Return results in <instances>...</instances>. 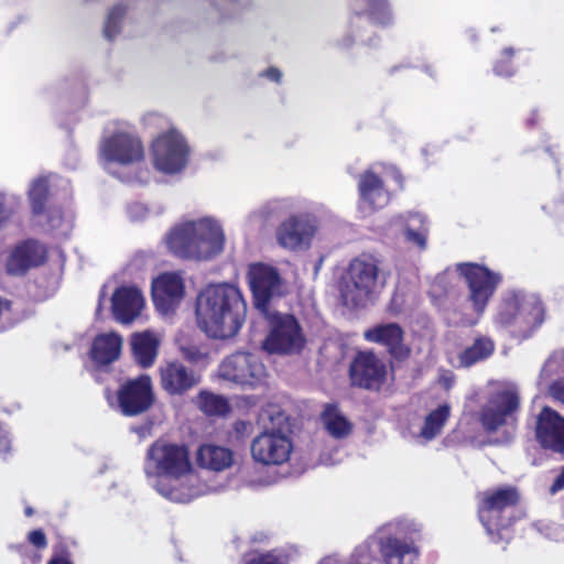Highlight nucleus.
<instances>
[{
	"label": "nucleus",
	"mask_w": 564,
	"mask_h": 564,
	"mask_svg": "<svg viewBox=\"0 0 564 564\" xmlns=\"http://www.w3.org/2000/svg\"><path fill=\"white\" fill-rule=\"evenodd\" d=\"M423 70L426 74H429L431 77H434V75H435L433 68L431 66H429V65H424Z\"/></svg>",
	"instance_id": "obj_58"
},
{
	"label": "nucleus",
	"mask_w": 564,
	"mask_h": 564,
	"mask_svg": "<svg viewBox=\"0 0 564 564\" xmlns=\"http://www.w3.org/2000/svg\"><path fill=\"white\" fill-rule=\"evenodd\" d=\"M457 271L468 286L467 300L473 311L477 315H482L502 282V275L485 265L471 262L458 263Z\"/></svg>",
	"instance_id": "obj_5"
},
{
	"label": "nucleus",
	"mask_w": 564,
	"mask_h": 564,
	"mask_svg": "<svg viewBox=\"0 0 564 564\" xmlns=\"http://www.w3.org/2000/svg\"><path fill=\"white\" fill-rule=\"evenodd\" d=\"M545 151H546V152H547V153L553 158V160H554L555 164H556V165H558V160L554 156V154H553V152H552L551 148H550V147H546V148H545Z\"/></svg>",
	"instance_id": "obj_59"
},
{
	"label": "nucleus",
	"mask_w": 564,
	"mask_h": 564,
	"mask_svg": "<svg viewBox=\"0 0 564 564\" xmlns=\"http://www.w3.org/2000/svg\"><path fill=\"white\" fill-rule=\"evenodd\" d=\"M154 166L164 173L180 172L186 164L188 148L181 134L170 131L152 144Z\"/></svg>",
	"instance_id": "obj_12"
},
{
	"label": "nucleus",
	"mask_w": 564,
	"mask_h": 564,
	"mask_svg": "<svg viewBox=\"0 0 564 564\" xmlns=\"http://www.w3.org/2000/svg\"><path fill=\"white\" fill-rule=\"evenodd\" d=\"M386 365L372 351L359 350L350 362L348 375L352 387L378 390L386 379Z\"/></svg>",
	"instance_id": "obj_14"
},
{
	"label": "nucleus",
	"mask_w": 564,
	"mask_h": 564,
	"mask_svg": "<svg viewBox=\"0 0 564 564\" xmlns=\"http://www.w3.org/2000/svg\"><path fill=\"white\" fill-rule=\"evenodd\" d=\"M553 212L555 216L562 221L564 228V199L554 203Z\"/></svg>",
	"instance_id": "obj_53"
},
{
	"label": "nucleus",
	"mask_w": 564,
	"mask_h": 564,
	"mask_svg": "<svg viewBox=\"0 0 564 564\" xmlns=\"http://www.w3.org/2000/svg\"><path fill=\"white\" fill-rule=\"evenodd\" d=\"M218 371L225 380L250 387L262 383L267 377V368L259 357L241 351L225 358Z\"/></svg>",
	"instance_id": "obj_10"
},
{
	"label": "nucleus",
	"mask_w": 564,
	"mask_h": 564,
	"mask_svg": "<svg viewBox=\"0 0 564 564\" xmlns=\"http://www.w3.org/2000/svg\"><path fill=\"white\" fill-rule=\"evenodd\" d=\"M32 212L35 215L42 214L47 197V182L45 178L35 180L29 191Z\"/></svg>",
	"instance_id": "obj_35"
},
{
	"label": "nucleus",
	"mask_w": 564,
	"mask_h": 564,
	"mask_svg": "<svg viewBox=\"0 0 564 564\" xmlns=\"http://www.w3.org/2000/svg\"><path fill=\"white\" fill-rule=\"evenodd\" d=\"M245 564H284L281 555L274 551L265 553L251 552L245 555Z\"/></svg>",
	"instance_id": "obj_39"
},
{
	"label": "nucleus",
	"mask_w": 564,
	"mask_h": 564,
	"mask_svg": "<svg viewBox=\"0 0 564 564\" xmlns=\"http://www.w3.org/2000/svg\"><path fill=\"white\" fill-rule=\"evenodd\" d=\"M131 349L137 364L142 368H149L158 357L159 339L151 332L134 334Z\"/></svg>",
	"instance_id": "obj_28"
},
{
	"label": "nucleus",
	"mask_w": 564,
	"mask_h": 564,
	"mask_svg": "<svg viewBox=\"0 0 564 564\" xmlns=\"http://www.w3.org/2000/svg\"><path fill=\"white\" fill-rule=\"evenodd\" d=\"M221 227L210 218L186 221L174 227L166 238L169 249L184 259H209L224 249Z\"/></svg>",
	"instance_id": "obj_1"
},
{
	"label": "nucleus",
	"mask_w": 564,
	"mask_h": 564,
	"mask_svg": "<svg viewBox=\"0 0 564 564\" xmlns=\"http://www.w3.org/2000/svg\"><path fill=\"white\" fill-rule=\"evenodd\" d=\"M449 416L451 405L448 403L440 404L425 416L420 436L425 441L434 440L442 433Z\"/></svg>",
	"instance_id": "obj_32"
},
{
	"label": "nucleus",
	"mask_w": 564,
	"mask_h": 564,
	"mask_svg": "<svg viewBox=\"0 0 564 564\" xmlns=\"http://www.w3.org/2000/svg\"><path fill=\"white\" fill-rule=\"evenodd\" d=\"M24 513L26 517H31L34 513V511L31 507H26Z\"/></svg>",
	"instance_id": "obj_60"
},
{
	"label": "nucleus",
	"mask_w": 564,
	"mask_h": 564,
	"mask_svg": "<svg viewBox=\"0 0 564 564\" xmlns=\"http://www.w3.org/2000/svg\"><path fill=\"white\" fill-rule=\"evenodd\" d=\"M247 304L240 291L230 284L209 285L196 300L197 317H245Z\"/></svg>",
	"instance_id": "obj_3"
},
{
	"label": "nucleus",
	"mask_w": 564,
	"mask_h": 564,
	"mask_svg": "<svg viewBox=\"0 0 564 564\" xmlns=\"http://www.w3.org/2000/svg\"><path fill=\"white\" fill-rule=\"evenodd\" d=\"M453 383H454L453 378H443L442 379V384L446 390H449L453 387Z\"/></svg>",
	"instance_id": "obj_57"
},
{
	"label": "nucleus",
	"mask_w": 564,
	"mask_h": 564,
	"mask_svg": "<svg viewBox=\"0 0 564 564\" xmlns=\"http://www.w3.org/2000/svg\"><path fill=\"white\" fill-rule=\"evenodd\" d=\"M263 75L267 76L269 79L278 82V83L280 82V79L282 77V73L280 72V69H278L275 67H271V68L267 69L263 73Z\"/></svg>",
	"instance_id": "obj_55"
},
{
	"label": "nucleus",
	"mask_w": 564,
	"mask_h": 564,
	"mask_svg": "<svg viewBox=\"0 0 564 564\" xmlns=\"http://www.w3.org/2000/svg\"><path fill=\"white\" fill-rule=\"evenodd\" d=\"M470 37L473 41H476L477 40V36L476 34L474 33V31H470Z\"/></svg>",
	"instance_id": "obj_62"
},
{
	"label": "nucleus",
	"mask_w": 564,
	"mask_h": 564,
	"mask_svg": "<svg viewBox=\"0 0 564 564\" xmlns=\"http://www.w3.org/2000/svg\"><path fill=\"white\" fill-rule=\"evenodd\" d=\"M28 541L40 550H43L47 546L46 535L41 529L32 530L29 532Z\"/></svg>",
	"instance_id": "obj_44"
},
{
	"label": "nucleus",
	"mask_w": 564,
	"mask_h": 564,
	"mask_svg": "<svg viewBox=\"0 0 564 564\" xmlns=\"http://www.w3.org/2000/svg\"><path fill=\"white\" fill-rule=\"evenodd\" d=\"M15 203L6 195L0 194V230L7 227L15 214Z\"/></svg>",
	"instance_id": "obj_42"
},
{
	"label": "nucleus",
	"mask_w": 564,
	"mask_h": 564,
	"mask_svg": "<svg viewBox=\"0 0 564 564\" xmlns=\"http://www.w3.org/2000/svg\"><path fill=\"white\" fill-rule=\"evenodd\" d=\"M116 398L118 408L124 416L133 417L149 412L156 401L151 376L141 373L121 380Z\"/></svg>",
	"instance_id": "obj_6"
},
{
	"label": "nucleus",
	"mask_w": 564,
	"mask_h": 564,
	"mask_svg": "<svg viewBox=\"0 0 564 564\" xmlns=\"http://www.w3.org/2000/svg\"><path fill=\"white\" fill-rule=\"evenodd\" d=\"M564 489V467L562 468L558 476L554 479L553 484L550 487V491L555 494L560 490Z\"/></svg>",
	"instance_id": "obj_51"
},
{
	"label": "nucleus",
	"mask_w": 564,
	"mask_h": 564,
	"mask_svg": "<svg viewBox=\"0 0 564 564\" xmlns=\"http://www.w3.org/2000/svg\"><path fill=\"white\" fill-rule=\"evenodd\" d=\"M159 373L161 388L170 395H183L200 381V376L180 360L167 361Z\"/></svg>",
	"instance_id": "obj_22"
},
{
	"label": "nucleus",
	"mask_w": 564,
	"mask_h": 564,
	"mask_svg": "<svg viewBox=\"0 0 564 564\" xmlns=\"http://www.w3.org/2000/svg\"><path fill=\"white\" fill-rule=\"evenodd\" d=\"M422 153H423L424 155H426V148H423V149H422Z\"/></svg>",
	"instance_id": "obj_63"
},
{
	"label": "nucleus",
	"mask_w": 564,
	"mask_h": 564,
	"mask_svg": "<svg viewBox=\"0 0 564 564\" xmlns=\"http://www.w3.org/2000/svg\"><path fill=\"white\" fill-rule=\"evenodd\" d=\"M46 258L45 247L34 239H26L15 245L6 261V272L11 276H23L32 268L44 263Z\"/></svg>",
	"instance_id": "obj_20"
},
{
	"label": "nucleus",
	"mask_w": 564,
	"mask_h": 564,
	"mask_svg": "<svg viewBox=\"0 0 564 564\" xmlns=\"http://www.w3.org/2000/svg\"><path fill=\"white\" fill-rule=\"evenodd\" d=\"M101 155L108 162L122 165L132 164L143 158L140 140L128 133H117L101 144Z\"/></svg>",
	"instance_id": "obj_23"
},
{
	"label": "nucleus",
	"mask_w": 564,
	"mask_h": 564,
	"mask_svg": "<svg viewBox=\"0 0 564 564\" xmlns=\"http://www.w3.org/2000/svg\"><path fill=\"white\" fill-rule=\"evenodd\" d=\"M513 54L512 47H507L502 51L501 57L494 65L495 75L500 77H511L514 75L516 69L511 63Z\"/></svg>",
	"instance_id": "obj_37"
},
{
	"label": "nucleus",
	"mask_w": 564,
	"mask_h": 564,
	"mask_svg": "<svg viewBox=\"0 0 564 564\" xmlns=\"http://www.w3.org/2000/svg\"><path fill=\"white\" fill-rule=\"evenodd\" d=\"M448 293L447 275L445 273L436 275L429 292L435 305L442 306L443 297L448 296Z\"/></svg>",
	"instance_id": "obj_38"
},
{
	"label": "nucleus",
	"mask_w": 564,
	"mask_h": 564,
	"mask_svg": "<svg viewBox=\"0 0 564 564\" xmlns=\"http://www.w3.org/2000/svg\"><path fill=\"white\" fill-rule=\"evenodd\" d=\"M421 528L412 521L397 522V536H390V564H417Z\"/></svg>",
	"instance_id": "obj_18"
},
{
	"label": "nucleus",
	"mask_w": 564,
	"mask_h": 564,
	"mask_svg": "<svg viewBox=\"0 0 564 564\" xmlns=\"http://www.w3.org/2000/svg\"><path fill=\"white\" fill-rule=\"evenodd\" d=\"M538 121V111L533 110L531 117L527 119L525 124L528 128H533Z\"/></svg>",
	"instance_id": "obj_56"
},
{
	"label": "nucleus",
	"mask_w": 564,
	"mask_h": 564,
	"mask_svg": "<svg viewBox=\"0 0 564 564\" xmlns=\"http://www.w3.org/2000/svg\"><path fill=\"white\" fill-rule=\"evenodd\" d=\"M519 409L520 398L516 391H499L481 408L479 423L487 434H494L503 425H516Z\"/></svg>",
	"instance_id": "obj_8"
},
{
	"label": "nucleus",
	"mask_w": 564,
	"mask_h": 564,
	"mask_svg": "<svg viewBox=\"0 0 564 564\" xmlns=\"http://www.w3.org/2000/svg\"><path fill=\"white\" fill-rule=\"evenodd\" d=\"M358 187L362 203L368 204L371 209L383 204V182L372 172L361 175Z\"/></svg>",
	"instance_id": "obj_31"
},
{
	"label": "nucleus",
	"mask_w": 564,
	"mask_h": 564,
	"mask_svg": "<svg viewBox=\"0 0 564 564\" xmlns=\"http://www.w3.org/2000/svg\"><path fill=\"white\" fill-rule=\"evenodd\" d=\"M122 338L115 332L97 335L91 343L88 356L96 369L108 367L119 359Z\"/></svg>",
	"instance_id": "obj_25"
},
{
	"label": "nucleus",
	"mask_w": 564,
	"mask_h": 564,
	"mask_svg": "<svg viewBox=\"0 0 564 564\" xmlns=\"http://www.w3.org/2000/svg\"><path fill=\"white\" fill-rule=\"evenodd\" d=\"M495 349V341L490 337L479 335L459 354V361L464 367H471L491 357Z\"/></svg>",
	"instance_id": "obj_30"
},
{
	"label": "nucleus",
	"mask_w": 564,
	"mask_h": 564,
	"mask_svg": "<svg viewBox=\"0 0 564 564\" xmlns=\"http://www.w3.org/2000/svg\"><path fill=\"white\" fill-rule=\"evenodd\" d=\"M197 465L214 471H223L234 463V452L225 446L202 444L196 453Z\"/></svg>",
	"instance_id": "obj_26"
},
{
	"label": "nucleus",
	"mask_w": 564,
	"mask_h": 564,
	"mask_svg": "<svg viewBox=\"0 0 564 564\" xmlns=\"http://www.w3.org/2000/svg\"><path fill=\"white\" fill-rule=\"evenodd\" d=\"M184 294V279L178 272H163L152 280V301L162 315L173 314Z\"/></svg>",
	"instance_id": "obj_15"
},
{
	"label": "nucleus",
	"mask_w": 564,
	"mask_h": 564,
	"mask_svg": "<svg viewBox=\"0 0 564 564\" xmlns=\"http://www.w3.org/2000/svg\"><path fill=\"white\" fill-rule=\"evenodd\" d=\"M252 423L250 421L238 420L234 423V432L237 440H243L251 433Z\"/></svg>",
	"instance_id": "obj_45"
},
{
	"label": "nucleus",
	"mask_w": 564,
	"mask_h": 564,
	"mask_svg": "<svg viewBox=\"0 0 564 564\" xmlns=\"http://www.w3.org/2000/svg\"><path fill=\"white\" fill-rule=\"evenodd\" d=\"M317 230L316 219L310 215H296L285 219L276 229L278 243L289 250L307 249Z\"/></svg>",
	"instance_id": "obj_16"
},
{
	"label": "nucleus",
	"mask_w": 564,
	"mask_h": 564,
	"mask_svg": "<svg viewBox=\"0 0 564 564\" xmlns=\"http://www.w3.org/2000/svg\"><path fill=\"white\" fill-rule=\"evenodd\" d=\"M144 471L148 476L175 479L186 476L192 471L188 446L164 438L156 440L147 451Z\"/></svg>",
	"instance_id": "obj_2"
},
{
	"label": "nucleus",
	"mask_w": 564,
	"mask_h": 564,
	"mask_svg": "<svg viewBox=\"0 0 564 564\" xmlns=\"http://www.w3.org/2000/svg\"><path fill=\"white\" fill-rule=\"evenodd\" d=\"M390 177L397 183L400 191L404 189V176L402 172L394 165H390Z\"/></svg>",
	"instance_id": "obj_50"
},
{
	"label": "nucleus",
	"mask_w": 564,
	"mask_h": 564,
	"mask_svg": "<svg viewBox=\"0 0 564 564\" xmlns=\"http://www.w3.org/2000/svg\"><path fill=\"white\" fill-rule=\"evenodd\" d=\"M11 449V440L9 437V433L3 427L2 424H0V455L7 454Z\"/></svg>",
	"instance_id": "obj_49"
},
{
	"label": "nucleus",
	"mask_w": 564,
	"mask_h": 564,
	"mask_svg": "<svg viewBox=\"0 0 564 564\" xmlns=\"http://www.w3.org/2000/svg\"><path fill=\"white\" fill-rule=\"evenodd\" d=\"M47 564H73L72 554L66 542L61 541L53 546V554Z\"/></svg>",
	"instance_id": "obj_40"
},
{
	"label": "nucleus",
	"mask_w": 564,
	"mask_h": 564,
	"mask_svg": "<svg viewBox=\"0 0 564 564\" xmlns=\"http://www.w3.org/2000/svg\"><path fill=\"white\" fill-rule=\"evenodd\" d=\"M519 492L514 487L506 486L481 494L478 502V517L489 533L503 527L502 512L519 503Z\"/></svg>",
	"instance_id": "obj_11"
},
{
	"label": "nucleus",
	"mask_w": 564,
	"mask_h": 564,
	"mask_svg": "<svg viewBox=\"0 0 564 564\" xmlns=\"http://www.w3.org/2000/svg\"><path fill=\"white\" fill-rule=\"evenodd\" d=\"M110 302L113 317H141L147 310L145 296L135 285L117 288Z\"/></svg>",
	"instance_id": "obj_24"
},
{
	"label": "nucleus",
	"mask_w": 564,
	"mask_h": 564,
	"mask_svg": "<svg viewBox=\"0 0 564 564\" xmlns=\"http://www.w3.org/2000/svg\"><path fill=\"white\" fill-rule=\"evenodd\" d=\"M411 349L402 343V329L395 323H390V357L397 360L409 358Z\"/></svg>",
	"instance_id": "obj_34"
},
{
	"label": "nucleus",
	"mask_w": 564,
	"mask_h": 564,
	"mask_svg": "<svg viewBox=\"0 0 564 564\" xmlns=\"http://www.w3.org/2000/svg\"><path fill=\"white\" fill-rule=\"evenodd\" d=\"M198 327L208 338L227 340L234 338L242 327L245 319H196Z\"/></svg>",
	"instance_id": "obj_29"
},
{
	"label": "nucleus",
	"mask_w": 564,
	"mask_h": 564,
	"mask_svg": "<svg viewBox=\"0 0 564 564\" xmlns=\"http://www.w3.org/2000/svg\"><path fill=\"white\" fill-rule=\"evenodd\" d=\"M198 403L199 409L207 415H225L230 411L227 399L207 391L198 394Z\"/></svg>",
	"instance_id": "obj_33"
},
{
	"label": "nucleus",
	"mask_w": 564,
	"mask_h": 564,
	"mask_svg": "<svg viewBox=\"0 0 564 564\" xmlns=\"http://www.w3.org/2000/svg\"><path fill=\"white\" fill-rule=\"evenodd\" d=\"M118 321L123 323V324H131L134 319L124 318V319H118Z\"/></svg>",
	"instance_id": "obj_61"
},
{
	"label": "nucleus",
	"mask_w": 564,
	"mask_h": 564,
	"mask_svg": "<svg viewBox=\"0 0 564 564\" xmlns=\"http://www.w3.org/2000/svg\"><path fill=\"white\" fill-rule=\"evenodd\" d=\"M367 4L366 12L376 23H384L386 1L384 0H365Z\"/></svg>",
	"instance_id": "obj_41"
},
{
	"label": "nucleus",
	"mask_w": 564,
	"mask_h": 564,
	"mask_svg": "<svg viewBox=\"0 0 564 564\" xmlns=\"http://www.w3.org/2000/svg\"><path fill=\"white\" fill-rule=\"evenodd\" d=\"M399 68H400L399 66H394V67L392 68V70L394 72V70H398Z\"/></svg>",
	"instance_id": "obj_64"
},
{
	"label": "nucleus",
	"mask_w": 564,
	"mask_h": 564,
	"mask_svg": "<svg viewBox=\"0 0 564 564\" xmlns=\"http://www.w3.org/2000/svg\"><path fill=\"white\" fill-rule=\"evenodd\" d=\"M534 440L544 452L564 455V416L544 405L535 416Z\"/></svg>",
	"instance_id": "obj_13"
},
{
	"label": "nucleus",
	"mask_w": 564,
	"mask_h": 564,
	"mask_svg": "<svg viewBox=\"0 0 564 564\" xmlns=\"http://www.w3.org/2000/svg\"><path fill=\"white\" fill-rule=\"evenodd\" d=\"M324 430L335 440L347 438L354 424L341 413L338 403H325L319 415Z\"/></svg>",
	"instance_id": "obj_27"
},
{
	"label": "nucleus",
	"mask_w": 564,
	"mask_h": 564,
	"mask_svg": "<svg viewBox=\"0 0 564 564\" xmlns=\"http://www.w3.org/2000/svg\"><path fill=\"white\" fill-rule=\"evenodd\" d=\"M48 228L54 230L62 226L63 217L59 209H51L47 216Z\"/></svg>",
	"instance_id": "obj_47"
},
{
	"label": "nucleus",
	"mask_w": 564,
	"mask_h": 564,
	"mask_svg": "<svg viewBox=\"0 0 564 564\" xmlns=\"http://www.w3.org/2000/svg\"><path fill=\"white\" fill-rule=\"evenodd\" d=\"M399 296H401V297L405 296L404 292H401V294H400V284L397 285L393 299L390 302V313H394V314L399 313L397 311V307L400 305L399 304Z\"/></svg>",
	"instance_id": "obj_52"
},
{
	"label": "nucleus",
	"mask_w": 564,
	"mask_h": 564,
	"mask_svg": "<svg viewBox=\"0 0 564 564\" xmlns=\"http://www.w3.org/2000/svg\"><path fill=\"white\" fill-rule=\"evenodd\" d=\"M365 338L368 341L388 345V324H381L375 328L368 329L365 333Z\"/></svg>",
	"instance_id": "obj_43"
},
{
	"label": "nucleus",
	"mask_w": 564,
	"mask_h": 564,
	"mask_svg": "<svg viewBox=\"0 0 564 564\" xmlns=\"http://www.w3.org/2000/svg\"><path fill=\"white\" fill-rule=\"evenodd\" d=\"M126 13V9L121 6H115L108 13L104 35L107 40H112L120 31V22Z\"/></svg>",
	"instance_id": "obj_36"
},
{
	"label": "nucleus",
	"mask_w": 564,
	"mask_h": 564,
	"mask_svg": "<svg viewBox=\"0 0 564 564\" xmlns=\"http://www.w3.org/2000/svg\"><path fill=\"white\" fill-rule=\"evenodd\" d=\"M270 332L262 341V349L270 355L291 356L301 354L306 337L299 319H271Z\"/></svg>",
	"instance_id": "obj_7"
},
{
	"label": "nucleus",
	"mask_w": 564,
	"mask_h": 564,
	"mask_svg": "<svg viewBox=\"0 0 564 564\" xmlns=\"http://www.w3.org/2000/svg\"><path fill=\"white\" fill-rule=\"evenodd\" d=\"M12 302L6 297L0 296V316L10 314Z\"/></svg>",
	"instance_id": "obj_54"
},
{
	"label": "nucleus",
	"mask_w": 564,
	"mask_h": 564,
	"mask_svg": "<svg viewBox=\"0 0 564 564\" xmlns=\"http://www.w3.org/2000/svg\"><path fill=\"white\" fill-rule=\"evenodd\" d=\"M249 283L254 299V306L264 317H294L291 314L275 313L269 315L268 304L272 295L279 290L280 276L275 269L264 264H253L249 271Z\"/></svg>",
	"instance_id": "obj_17"
},
{
	"label": "nucleus",
	"mask_w": 564,
	"mask_h": 564,
	"mask_svg": "<svg viewBox=\"0 0 564 564\" xmlns=\"http://www.w3.org/2000/svg\"><path fill=\"white\" fill-rule=\"evenodd\" d=\"M390 226L400 227L403 240L423 252L429 247V217L416 210L400 213L390 218Z\"/></svg>",
	"instance_id": "obj_21"
},
{
	"label": "nucleus",
	"mask_w": 564,
	"mask_h": 564,
	"mask_svg": "<svg viewBox=\"0 0 564 564\" xmlns=\"http://www.w3.org/2000/svg\"><path fill=\"white\" fill-rule=\"evenodd\" d=\"M292 440L280 430H264L250 445L252 459L263 466H280L290 459Z\"/></svg>",
	"instance_id": "obj_9"
},
{
	"label": "nucleus",
	"mask_w": 564,
	"mask_h": 564,
	"mask_svg": "<svg viewBox=\"0 0 564 564\" xmlns=\"http://www.w3.org/2000/svg\"><path fill=\"white\" fill-rule=\"evenodd\" d=\"M377 265L371 260L355 259L343 279L340 294L346 306H366L377 289Z\"/></svg>",
	"instance_id": "obj_4"
},
{
	"label": "nucleus",
	"mask_w": 564,
	"mask_h": 564,
	"mask_svg": "<svg viewBox=\"0 0 564 564\" xmlns=\"http://www.w3.org/2000/svg\"><path fill=\"white\" fill-rule=\"evenodd\" d=\"M550 395L564 404V379L553 381L549 387Z\"/></svg>",
	"instance_id": "obj_46"
},
{
	"label": "nucleus",
	"mask_w": 564,
	"mask_h": 564,
	"mask_svg": "<svg viewBox=\"0 0 564 564\" xmlns=\"http://www.w3.org/2000/svg\"><path fill=\"white\" fill-rule=\"evenodd\" d=\"M182 352L185 359L193 362H197L205 357V355L196 347H183Z\"/></svg>",
	"instance_id": "obj_48"
},
{
	"label": "nucleus",
	"mask_w": 564,
	"mask_h": 564,
	"mask_svg": "<svg viewBox=\"0 0 564 564\" xmlns=\"http://www.w3.org/2000/svg\"><path fill=\"white\" fill-rule=\"evenodd\" d=\"M545 305L539 293L510 289L502 293L500 317H544Z\"/></svg>",
	"instance_id": "obj_19"
}]
</instances>
